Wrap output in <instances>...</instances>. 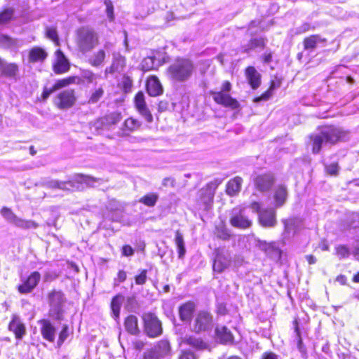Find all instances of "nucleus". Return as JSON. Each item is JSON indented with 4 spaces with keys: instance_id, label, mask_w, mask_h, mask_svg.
<instances>
[{
    "instance_id": "42",
    "label": "nucleus",
    "mask_w": 359,
    "mask_h": 359,
    "mask_svg": "<svg viewBox=\"0 0 359 359\" xmlns=\"http://www.w3.org/2000/svg\"><path fill=\"white\" fill-rule=\"evenodd\" d=\"M1 214L7 222L13 224H14L18 218V216L10 208L6 207L1 209Z\"/></svg>"
},
{
    "instance_id": "41",
    "label": "nucleus",
    "mask_w": 359,
    "mask_h": 359,
    "mask_svg": "<svg viewBox=\"0 0 359 359\" xmlns=\"http://www.w3.org/2000/svg\"><path fill=\"white\" fill-rule=\"evenodd\" d=\"M80 77L83 79V83L86 81L88 83H94L96 84V79L100 77V75L96 74L90 70H84L82 72L81 76Z\"/></svg>"
},
{
    "instance_id": "30",
    "label": "nucleus",
    "mask_w": 359,
    "mask_h": 359,
    "mask_svg": "<svg viewBox=\"0 0 359 359\" xmlns=\"http://www.w3.org/2000/svg\"><path fill=\"white\" fill-rule=\"evenodd\" d=\"M216 336L222 343H229L233 341L231 332L225 326H217L215 330Z\"/></svg>"
},
{
    "instance_id": "6",
    "label": "nucleus",
    "mask_w": 359,
    "mask_h": 359,
    "mask_svg": "<svg viewBox=\"0 0 359 359\" xmlns=\"http://www.w3.org/2000/svg\"><path fill=\"white\" fill-rule=\"evenodd\" d=\"M253 212L258 213L259 223L265 228H273L276 225V211L273 208L260 209V205L257 202H253L250 205Z\"/></svg>"
},
{
    "instance_id": "3",
    "label": "nucleus",
    "mask_w": 359,
    "mask_h": 359,
    "mask_svg": "<svg viewBox=\"0 0 359 359\" xmlns=\"http://www.w3.org/2000/svg\"><path fill=\"white\" fill-rule=\"evenodd\" d=\"M194 67L191 61L186 59L176 60L168 68L170 77L178 82L187 81L192 75Z\"/></svg>"
},
{
    "instance_id": "18",
    "label": "nucleus",
    "mask_w": 359,
    "mask_h": 359,
    "mask_svg": "<svg viewBox=\"0 0 359 359\" xmlns=\"http://www.w3.org/2000/svg\"><path fill=\"white\" fill-rule=\"evenodd\" d=\"M39 324L41 325V334L43 339L46 340L53 342L55 339L56 330L54 325L46 319L39 320Z\"/></svg>"
},
{
    "instance_id": "11",
    "label": "nucleus",
    "mask_w": 359,
    "mask_h": 359,
    "mask_svg": "<svg viewBox=\"0 0 359 359\" xmlns=\"http://www.w3.org/2000/svg\"><path fill=\"white\" fill-rule=\"evenodd\" d=\"M211 95L216 103L225 107H229L232 109H236L239 107V102L229 93L224 92H212Z\"/></svg>"
},
{
    "instance_id": "49",
    "label": "nucleus",
    "mask_w": 359,
    "mask_h": 359,
    "mask_svg": "<svg viewBox=\"0 0 359 359\" xmlns=\"http://www.w3.org/2000/svg\"><path fill=\"white\" fill-rule=\"evenodd\" d=\"M283 223L285 228V233H289L294 228L295 221L294 219H283Z\"/></svg>"
},
{
    "instance_id": "37",
    "label": "nucleus",
    "mask_w": 359,
    "mask_h": 359,
    "mask_svg": "<svg viewBox=\"0 0 359 359\" xmlns=\"http://www.w3.org/2000/svg\"><path fill=\"white\" fill-rule=\"evenodd\" d=\"M124 299V297L121 294H117L115 296L111 303V309L112 311L113 316L115 319L119 318L121 306Z\"/></svg>"
},
{
    "instance_id": "33",
    "label": "nucleus",
    "mask_w": 359,
    "mask_h": 359,
    "mask_svg": "<svg viewBox=\"0 0 359 359\" xmlns=\"http://www.w3.org/2000/svg\"><path fill=\"white\" fill-rule=\"evenodd\" d=\"M199 197L203 209L207 210L213 201L214 193L210 189H201L199 191Z\"/></svg>"
},
{
    "instance_id": "26",
    "label": "nucleus",
    "mask_w": 359,
    "mask_h": 359,
    "mask_svg": "<svg viewBox=\"0 0 359 359\" xmlns=\"http://www.w3.org/2000/svg\"><path fill=\"white\" fill-rule=\"evenodd\" d=\"M195 309V305L193 302H188L182 304L179 308V314L180 319L183 321H189Z\"/></svg>"
},
{
    "instance_id": "38",
    "label": "nucleus",
    "mask_w": 359,
    "mask_h": 359,
    "mask_svg": "<svg viewBox=\"0 0 359 359\" xmlns=\"http://www.w3.org/2000/svg\"><path fill=\"white\" fill-rule=\"evenodd\" d=\"M15 226L21 229H36L39 224L33 220H27L18 217L14 224Z\"/></svg>"
},
{
    "instance_id": "15",
    "label": "nucleus",
    "mask_w": 359,
    "mask_h": 359,
    "mask_svg": "<svg viewBox=\"0 0 359 359\" xmlns=\"http://www.w3.org/2000/svg\"><path fill=\"white\" fill-rule=\"evenodd\" d=\"M8 330L13 332L17 339H21L26 334V327L20 316L13 315L8 325Z\"/></svg>"
},
{
    "instance_id": "8",
    "label": "nucleus",
    "mask_w": 359,
    "mask_h": 359,
    "mask_svg": "<svg viewBox=\"0 0 359 359\" xmlns=\"http://www.w3.org/2000/svg\"><path fill=\"white\" fill-rule=\"evenodd\" d=\"M212 326V315L206 311H199L194 318L193 330L196 332H201L210 329Z\"/></svg>"
},
{
    "instance_id": "58",
    "label": "nucleus",
    "mask_w": 359,
    "mask_h": 359,
    "mask_svg": "<svg viewBox=\"0 0 359 359\" xmlns=\"http://www.w3.org/2000/svg\"><path fill=\"white\" fill-rule=\"evenodd\" d=\"M68 82H67L66 79H59L57 80L55 83L53 85L55 89L56 90L68 86Z\"/></svg>"
},
{
    "instance_id": "54",
    "label": "nucleus",
    "mask_w": 359,
    "mask_h": 359,
    "mask_svg": "<svg viewBox=\"0 0 359 359\" xmlns=\"http://www.w3.org/2000/svg\"><path fill=\"white\" fill-rule=\"evenodd\" d=\"M65 79L67 80V82H68L69 86L71 84H76V85L83 84V79L80 76H69Z\"/></svg>"
},
{
    "instance_id": "1",
    "label": "nucleus",
    "mask_w": 359,
    "mask_h": 359,
    "mask_svg": "<svg viewBox=\"0 0 359 359\" xmlns=\"http://www.w3.org/2000/svg\"><path fill=\"white\" fill-rule=\"evenodd\" d=\"M312 142L313 153L318 154L323 144H335L338 141H345L348 138V133L339 128L327 126L310 136Z\"/></svg>"
},
{
    "instance_id": "20",
    "label": "nucleus",
    "mask_w": 359,
    "mask_h": 359,
    "mask_svg": "<svg viewBox=\"0 0 359 359\" xmlns=\"http://www.w3.org/2000/svg\"><path fill=\"white\" fill-rule=\"evenodd\" d=\"M245 77L252 89H257L261 84V74L254 67L245 69Z\"/></svg>"
},
{
    "instance_id": "39",
    "label": "nucleus",
    "mask_w": 359,
    "mask_h": 359,
    "mask_svg": "<svg viewBox=\"0 0 359 359\" xmlns=\"http://www.w3.org/2000/svg\"><path fill=\"white\" fill-rule=\"evenodd\" d=\"M158 199V195L156 193H149L140 199V203L148 207H154Z\"/></svg>"
},
{
    "instance_id": "64",
    "label": "nucleus",
    "mask_w": 359,
    "mask_h": 359,
    "mask_svg": "<svg viewBox=\"0 0 359 359\" xmlns=\"http://www.w3.org/2000/svg\"><path fill=\"white\" fill-rule=\"evenodd\" d=\"M262 359H278V356L273 353H265L262 355Z\"/></svg>"
},
{
    "instance_id": "24",
    "label": "nucleus",
    "mask_w": 359,
    "mask_h": 359,
    "mask_svg": "<svg viewBox=\"0 0 359 359\" xmlns=\"http://www.w3.org/2000/svg\"><path fill=\"white\" fill-rule=\"evenodd\" d=\"M243 180L240 177H236L229 180L226 184V194L230 196H236L241 189Z\"/></svg>"
},
{
    "instance_id": "5",
    "label": "nucleus",
    "mask_w": 359,
    "mask_h": 359,
    "mask_svg": "<svg viewBox=\"0 0 359 359\" xmlns=\"http://www.w3.org/2000/svg\"><path fill=\"white\" fill-rule=\"evenodd\" d=\"M144 332L151 338L158 337L163 333L161 320L152 313H145L142 316Z\"/></svg>"
},
{
    "instance_id": "60",
    "label": "nucleus",
    "mask_w": 359,
    "mask_h": 359,
    "mask_svg": "<svg viewBox=\"0 0 359 359\" xmlns=\"http://www.w3.org/2000/svg\"><path fill=\"white\" fill-rule=\"evenodd\" d=\"M231 84L230 83L229 81H225L222 84L221 90L219 92H224L225 93H229V92L231 90Z\"/></svg>"
},
{
    "instance_id": "48",
    "label": "nucleus",
    "mask_w": 359,
    "mask_h": 359,
    "mask_svg": "<svg viewBox=\"0 0 359 359\" xmlns=\"http://www.w3.org/2000/svg\"><path fill=\"white\" fill-rule=\"evenodd\" d=\"M337 255L340 259H343L349 256V250L344 245H339L336 248Z\"/></svg>"
},
{
    "instance_id": "13",
    "label": "nucleus",
    "mask_w": 359,
    "mask_h": 359,
    "mask_svg": "<svg viewBox=\"0 0 359 359\" xmlns=\"http://www.w3.org/2000/svg\"><path fill=\"white\" fill-rule=\"evenodd\" d=\"M41 280V274L38 271L32 272L29 277L18 287L21 294H27L32 292Z\"/></svg>"
},
{
    "instance_id": "21",
    "label": "nucleus",
    "mask_w": 359,
    "mask_h": 359,
    "mask_svg": "<svg viewBox=\"0 0 359 359\" xmlns=\"http://www.w3.org/2000/svg\"><path fill=\"white\" fill-rule=\"evenodd\" d=\"M147 90L151 96H158L162 94L163 88L157 77L151 76L147 79Z\"/></svg>"
},
{
    "instance_id": "10",
    "label": "nucleus",
    "mask_w": 359,
    "mask_h": 359,
    "mask_svg": "<svg viewBox=\"0 0 359 359\" xmlns=\"http://www.w3.org/2000/svg\"><path fill=\"white\" fill-rule=\"evenodd\" d=\"M231 262V257L229 252L224 249L216 250V257L213 264L214 271L221 273L227 269Z\"/></svg>"
},
{
    "instance_id": "17",
    "label": "nucleus",
    "mask_w": 359,
    "mask_h": 359,
    "mask_svg": "<svg viewBox=\"0 0 359 359\" xmlns=\"http://www.w3.org/2000/svg\"><path fill=\"white\" fill-rule=\"evenodd\" d=\"M126 66V57L119 52L112 53V62L109 67L106 68L105 74L121 72Z\"/></svg>"
},
{
    "instance_id": "43",
    "label": "nucleus",
    "mask_w": 359,
    "mask_h": 359,
    "mask_svg": "<svg viewBox=\"0 0 359 359\" xmlns=\"http://www.w3.org/2000/svg\"><path fill=\"white\" fill-rule=\"evenodd\" d=\"M278 86H279V85H276V83L274 81H272L269 88L265 93H264L261 96L255 98L254 102H259L262 100H269L272 96L273 89H275L276 88H278Z\"/></svg>"
},
{
    "instance_id": "2",
    "label": "nucleus",
    "mask_w": 359,
    "mask_h": 359,
    "mask_svg": "<svg viewBox=\"0 0 359 359\" xmlns=\"http://www.w3.org/2000/svg\"><path fill=\"white\" fill-rule=\"evenodd\" d=\"M103 180L100 178H95L89 175L81 174L75 175L72 180L58 181L52 180L49 182L48 186L51 188L62 190L74 191L80 188V184H85L87 186L95 187L96 184H100Z\"/></svg>"
},
{
    "instance_id": "40",
    "label": "nucleus",
    "mask_w": 359,
    "mask_h": 359,
    "mask_svg": "<svg viewBox=\"0 0 359 359\" xmlns=\"http://www.w3.org/2000/svg\"><path fill=\"white\" fill-rule=\"evenodd\" d=\"M175 243L177 246L179 258H183L186 252V249L184 247L183 236L179 231H177L175 234Z\"/></svg>"
},
{
    "instance_id": "34",
    "label": "nucleus",
    "mask_w": 359,
    "mask_h": 359,
    "mask_svg": "<svg viewBox=\"0 0 359 359\" xmlns=\"http://www.w3.org/2000/svg\"><path fill=\"white\" fill-rule=\"evenodd\" d=\"M287 197V191L285 187H278L274 194V200L276 203V207L279 208L282 206Z\"/></svg>"
},
{
    "instance_id": "25",
    "label": "nucleus",
    "mask_w": 359,
    "mask_h": 359,
    "mask_svg": "<svg viewBox=\"0 0 359 359\" xmlns=\"http://www.w3.org/2000/svg\"><path fill=\"white\" fill-rule=\"evenodd\" d=\"M124 326L126 331L133 335H136L140 333L138 319L134 315H130L126 318Z\"/></svg>"
},
{
    "instance_id": "31",
    "label": "nucleus",
    "mask_w": 359,
    "mask_h": 359,
    "mask_svg": "<svg viewBox=\"0 0 359 359\" xmlns=\"http://www.w3.org/2000/svg\"><path fill=\"white\" fill-rule=\"evenodd\" d=\"M106 57V52L102 50H98L97 51L94 52L90 57L88 58L89 64L94 67H98L101 66Z\"/></svg>"
},
{
    "instance_id": "53",
    "label": "nucleus",
    "mask_w": 359,
    "mask_h": 359,
    "mask_svg": "<svg viewBox=\"0 0 359 359\" xmlns=\"http://www.w3.org/2000/svg\"><path fill=\"white\" fill-rule=\"evenodd\" d=\"M135 283L137 285H143L147 280V270H142L141 273L135 276Z\"/></svg>"
},
{
    "instance_id": "62",
    "label": "nucleus",
    "mask_w": 359,
    "mask_h": 359,
    "mask_svg": "<svg viewBox=\"0 0 359 359\" xmlns=\"http://www.w3.org/2000/svg\"><path fill=\"white\" fill-rule=\"evenodd\" d=\"M109 121L112 124H116L121 120L120 114H111L108 117Z\"/></svg>"
},
{
    "instance_id": "47",
    "label": "nucleus",
    "mask_w": 359,
    "mask_h": 359,
    "mask_svg": "<svg viewBox=\"0 0 359 359\" xmlns=\"http://www.w3.org/2000/svg\"><path fill=\"white\" fill-rule=\"evenodd\" d=\"M265 39L264 38H255L250 40L249 49L257 47H264L265 46Z\"/></svg>"
},
{
    "instance_id": "50",
    "label": "nucleus",
    "mask_w": 359,
    "mask_h": 359,
    "mask_svg": "<svg viewBox=\"0 0 359 359\" xmlns=\"http://www.w3.org/2000/svg\"><path fill=\"white\" fill-rule=\"evenodd\" d=\"M68 335V327L65 325L59 334V339L57 341L58 346H61L63 344V342L67 339Z\"/></svg>"
},
{
    "instance_id": "32",
    "label": "nucleus",
    "mask_w": 359,
    "mask_h": 359,
    "mask_svg": "<svg viewBox=\"0 0 359 359\" xmlns=\"http://www.w3.org/2000/svg\"><path fill=\"white\" fill-rule=\"evenodd\" d=\"M19 73L18 65L15 63H7L4 61V67L1 74L16 79Z\"/></svg>"
},
{
    "instance_id": "28",
    "label": "nucleus",
    "mask_w": 359,
    "mask_h": 359,
    "mask_svg": "<svg viewBox=\"0 0 359 359\" xmlns=\"http://www.w3.org/2000/svg\"><path fill=\"white\" fill-rule=\"evenodd\" d=\"M161 65L160 60H156L155 56H149L142 60L140 67L142 71L147 72L158 68Z\"/></svg>"
},
{
    "instance_id": "12",
    "label": "nucleus",
    "mask_w": 359,
    "mask_h": 359,
    "mask_svg": "<svg viewBox=\"0 0 359 359\" xmlns=\"http://www.w3.org/2000/svg\"><path fill=\"white\" fill-rule=\"evenodd\" d=\"M231 224L236 228L246 229L251 226L252 222L244 214V210L233 209L230 219Z\"/></svg>"
},
{
    "instance_id": "57",
    "label": "nucleus",
    "mask_w": 359,
    "mask_h": 359,
    "mask_svg": "<svg viewBox=\"0 0 359 359\" xmlns=\"http://www.w3.org/2000/svg\"><path fill=\"white\" fill-rule=\"evenodd\" d=\"M339 170V166L337 163H332L326 166V171L331 175H336Z\"/></svg>"
},
{
    "instance_id": "56",
    "label": "nucleus",
    "mask_w": 359,
    "mask_h": 359,
    "mask_svg": "<svg viewBox=\"0 0 359 359\" xmlns=\"http://www.w3.org/2000/svg\"><path fill=\"white\" fill-rule=\"evenodd\" d=\"M178 359H197L195 354L190 351H182Z\"/></svg>"
},
{
    "instance_id": "29",
    "label": "nucleus",
    "mask_w": 359,
    "mask_h": 359,
    "mask_svg": "<svg viewBox=\"0 0 359 359\" xmlns=\"http://www.w3.org/2000/svg\"><path fill=\"white\" fill-rule=\"evenodd\" d=\"M182 343L186 344L196 350H203L208 348V345L201 338L193 336L185 337L182 339Z\"/></svg>"
},
{
    "instance_id": "16",
    "label": "nucleus",
    "mask_w": 359,
    "mask_h": 359,
    "mask_svg": "<svg viewBox=\"0 0 359 359\" xmlns=\"http://www.w3.org/2000/svg\"><path fill=\"white\" fill-rule=\"evenodd\" d=\"M135 103L139 113L145 118L147 122L151 123L153 121V116L147 107L144 100V95L142 92H139L137 93L135 97Z\"/></svg>"
},
{
    "instance_id": "52",
    "label": "nucleus",
    "mask_w": 359,
    "mask_h": 359,
    "mask_svg": "<svg viewBox=\"0 0 359 359\" xmlns=\"http://www.w3.org/2000/svg\"><path fill=\"white\" fill-rule=\"evenodd\" d=\"M104 4L106 6V11L108 18L110 20H113L114 19V14H113V10L114 7L112 5V3L109 0H105Z\"/></svg>"
},
{
    "instance_id": "7",
    "label": "nucleus",
    "mask_w": 359,
    "mask_h": 359,
    "mask_svg": "<svg viewBox=\"0 0 359 359\" xmlns=\"http://www.w3.org/2000/svg\"><path fill=\"white\" fill-rule=\"evenodd\" d=\"M64 301L63 294L59 291H53L49 294L50 317L60 320L62 316V305Z\"/></svg>"
},
{
    "instance_id": "61",
    "label": "nucleus",
    "mask_w": 359,
    "mask_h": 359,
    "mask_svg": "<svg viewBox=\"0 0 359 359\" xmlns=\"http://www.w3.org/2000/svg\"><path fill=\"white\" fill-rule=\"evenodd\" d=\"M175 181L172 177H165L162 181V185L163 187L170 186V187H173L175 186Z\"/></svg>"
},
{
    "instance_id": "27",
    "label": "nucleus",
    "mask_w": 359,
    "mask_h": 359,
    "mask_svg": "<svg viewBox=\"0 0 359 359\" xmlns=\"http://www.w3.org/2000/svg\"><path fill=\"white\" fill-rule=\"evenodd\" d=\"M152 348H154L162 359L170 355L171 351L170 342L165 339L158 341Z\"/></svg>"
},
{
    "instance_id": "9",
    "label": "nucleus",
    "mask_w": 359,
    "mask_h": 359,
    "mask_svg": "<svg viewBox=\"0 0 359 359\" xmlns=\"http://www.w3.org/2000/svg\"><path fill=\"white\" fill-rule=\"evenodd\" d=\"M76 101L75 92L72 89H67L60 92L56 97L55 104L60 109L72 107Z\"/></svg>"
},
{
    "instance_id": "35",
    "label": "nucleus",
    "mask_w": 359,
    "mask_h": 359,
    "mask_svg": "<svg viewBox=\"0 0 359 359\" xmlns=\"http://www.w3.org/2000/svg\"><path fill=\"white\" fill-rule=\"evenodd\" d=\"M104 94V90L103 85L95 87V88L92 89L90 93L88 103L91 104H96L103 97Z\"/></svg>"
},
{
    "instance_id": "55",
    "label": "nucleus",
    "mask_w": 359,
    "mask_h": 359,
    "mask_svg": "<svg viewBox=\"0 0 359 359\" xmlns=\"http://www.w3.org/2000/svg\"><path fill=\"white\" fill-rule=\"evenodd\" d=\"M311 29V25L309 23H304L301 26L295 28L294 34H302L308 32Z\"/></svg>"
},
{
    "instance_id": "14",
    "label": "nucleus",
    "mask_w": 359,
    "mask_h": 359,
    "mask_svg": "<svg viewBox=\"0 0 359 359\" xmlns=\"http://www.w3.org/2000/svg\"><path fill=\"white\" fill-rule=\"evenodd\" d=\"M55 61L53 64V71L56 74H62L69 71L70 65L69 60L64 53L57 50L55 53Z\"/></svg>"
},
{
    "instance_id": "23",
    "label": "nucleus",
    "mask_w": 359,
    "mask_h": 359,
    "mask_svg": "<svg viewBox=\"0 0 359 359\" xmlns=\"http://www.w3.org/2000/svg\"><path fill=\"white\" fill-rule=\"evenodd\" d=\"M141 122L137 119L133 118H127L125 120L121 128L123 135H128L129 133L137 130L141 127Z\"/></svg>"
},
{
    "instance_id": "46",
    "label": "nucleus",
    "mask_w": 359,
    "mask_h": 359,
    "mask_svg": "<svg viewBox=\"0 0 359 359\" xmlns=\"http://www.w3.org/2000/svg\"><path fill=\"white\" fill-rule=\"evenodd\" d=\"M46 36L53 41L58 44V36L56 31V29L53 27H50L46 28Z\"/></svg>"
},
{
    "instance_id": "22",
    "label": "nucleus",
    "mask_w": 359,
    "mask_h": 359,
    "mask_svg": "<svg viewBox=\"0 0 359 359\" xmlns=\"http://www.w3.org/2000/svg\"><path fill=\"white\" fill-rule=\"evenodd\" d=\"M273 182V177L271 174L257 176L255 180L256 187L261 191L269 190Z\"/></svg>"
},
{
    "instance_id": "4",
    "label": "nucleus",
    "mask_w": 359,
    "mask_h": 359,
    "mask_svg": "<svg viewBox=\"0 0 359 359\" xmlns=\"http://www.w3.org/2000/svg\"><path fill=\"white\" fill-rule=\"evenodd\" d=\"M99 43L97 33L91 28L83 27L77 32V45L82 52H88Z\"/></svg>"
},
{
    "instance_id": "63",
    "label": "nucleus",
    "mask_w": 359,
    "mask_h": 359,
    "mask_svg": "<svg viewBox=\"0 0 359 359\" xmlns=\"http://www.w3.org/2000/svg\"><path fill=\"white\" fill-rule=\"evenodd\" d=\"M56 91L54 86H53L51 88H45L42 93V97L43 100H46L50 94H52L53 92Z\"/></svg>"
},
{
    "instance_id": "44",
    "label": "nucleus",
    "mask_w": 359,
    "mask_h": 359,
    "mask_svg": "<svg viewBox=\"0 0 359 359\" xmlns=\"http://www.w3.org/2000/svg\"><path fill=\"white\" fill-rule=\"evenodd\" d=\"M13 15V9L6 8L0 13V25L9 22Z\"/></svg>"
},
{
    "instance_id": "19",
    "label": "nucleus",
    "mask_w": 359,
    "mask_h": 359,
    "mask_svg": "<svg viewBox=\"0 0 359 359\" xmlns=\"http://www.w3.org/2000/svg\"><path fill=\"white\" fill-rule=\"evenodd\" d=\"M48 57V53L42 48L35 46L28 52V61L29 63L43 62Z\"/></svg>"
},
{
    "instance_id": "59",
    "label": "nucleus",
    "mask_w": 359,
    "mask_h": 359,
    "mask_svg": "<svg viewBox=\"0 0 359 359\" xmlns=\"http://www.w3.org/2000/svg\"><path fill=\"white\" fill-rule=\"evenodd\" d=\"M134 253L133 249L130 245H124L122 248V254L124 256H132Z\"/></svg>"
},
{
    "instance_id": "45",
    "label": "nucleus",
    "mask_w": 359,
    "mask_h": 359,
    "mask_svg": "<svg viewBox=\"0 0 359 359\" xmlns=\"http://www.w3.org/2000/svg\"><path fill=\"white\" fill-rule=\"evenodd\" d=\"M216 235L222 240H227L230 237L228 230L223 226L216 228Z\"/></svg>"
},
{
    "instance_id": "36",
    "label": "nucleus",
    "mask_w": 359,
    "mask_h": 359,
    "mask_svg": "<svg viewBox=\"0 0 359 359\" xmlns=\"http://www.w3.org/2000/svg\"><path fill=\"white\" fill-rule=\"evenodd\" d=\"M325 40L322 39L318 35H311L306 37L304 40V49L313 50L317 46V44L324 42Z\"/></svg>"
},
{
    "instance_id": "51",
    "label": "nucleus",
    "mask_w": 359,
    "mask_h": 359,
    "mask_svg": "<svg viewBox=\"0 0 359 359\" xmlns=\"http://www.w3.org/2000/svg\"><path fill=\"white\" fill-rule=\"evenodd\" d=\"M144 359H162V358L158 355L154 348H151L144 353Z\"/></svg>"
}]
</instances>
